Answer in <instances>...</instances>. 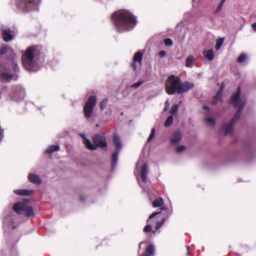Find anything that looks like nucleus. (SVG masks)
<instances>
[{
  "label": "nucleus",
  "instance_id": "obj_14",
  "mask_svg": "<svg viewBox=\"0 0 256 256\" xmlns=\"http://www.w3.org/2000/svg\"><path fill=\"white\" fill-rule=\"evenodd\" d=\"M2 32L4 41L8 42L12 40L13 36L11 30L8 28H2Z\"/></svg>",
  "mask_w": 256,
  "mask_h": 256
},
{
  "label": "nucleus",
  "instance_id": "obj_33",
  "mask_svg": "<svg viewBox=\"0 0 256 256\" xmlns=\"http://www.w3.org/2000/svg\"><path fill=\"white\" fill-rule=\"evenodd\" d=\"M165 221H166V218H162L161 220L158 222L156 223V227H155L156 229L158 230L159 228H160L162 227V226L163 225V224H164Z\"/></svg>",
  "mask_w": 256,
  "mask_h": 256
},
{
  "label": "nucleus",
  "instance_id": "obj_17",
  "mask_svg": "<svg viewBox=\"0 0 256 256\" xmlns=\"http://www.w3.org/2000/svg\"><path fill=\"white\" fill-rule=\"evenodd\" d=\"M182 139V136L179 132H174L170 139V143L173 144H176L180 141Z\"/></svg>",
  "mask_w": 256,
  "mask_h": 256
},
{
  "label": "nucleus",
  "instance_id": "obj_24",
  "mask_svg": "<svg viewBox=\"0 0 256 256\" xmlns=\"http://www.w3.org/2000/svg\"><path fill=\"white\" fill-rule=\"evenodd\" d=\"M60 147L58 145H52L49 146L46 150V152L47 154H51L54 152L58 150Z\"/></svg>",
  "mask_w": 256,
  "mask_h": 256
},
{
  "label": "nucleus",
  "instance_id": "obj_16",
  "mask_svg": "<svg viewBox=\"0 0 256 256\" xmlns=\"http://www.w3.org/2000/svg\"><path fill=\"white\" fill-rule=\"evenodd\" d=\"M113 142L117 150H120L122 148V144L119 136L116 134L114 135Z\"/></svg>",
  "mask_w": 256,
  "mask_h": 256
},
{
  "label": "nucleus",
  "instance_id": "obj_26",
  "mask_svg": "<svg viewBox=\"0 0 256 256\" xmlns=\"http://www.w3.org/2000/svg\"><path fill=\"white\" fill-rule=\"evenodd\" d=\"M194 58L192 56H189L186 60V66L192 68L193 66Z\"/></svg>",
  "mask_w": 256,
  "mask_h": 256
},
{
  "label": "nucleus",
  "instance_id": "obj_3",
  "mask_svg": "<svg viewBox=\"0 0 256 256\" xmlns=\"http://www.w3.org/2000/svg\"><path fill=\"white\" fill-rule=\"evenodd\" d=\"M240 88L238 87L237 92L232 96V104L234 106V107L238 108V110L232 118L230 124L227 125L224 124L222 126V129L224 130L225 134H232L233 132V127L239 119L241 112L246 103V100L243 97H240Z\"/></svg>",
  "mask_w": 256,
  "mask_h": 256
},
{
  "label": "nucleus",
  "instance_id": "obj_10",
  "mask_svg": "<svg viewBox=\"0 0 256 256\" xmlns=\"http://www.w3.org/2000/svg\"><path fill=\"white\" fill-rule=\"evenodd\" d=\"M194 86V84L192 82H182L181 81L180 82L178 88V94L184 93L188 92L190 89Z\"/></svg>",
  "mask_w": 256,
  "mask_h": 256
},
{
  "label": "nucleus",
  "instance_id": "obj_18",
  "mask_svg": "<svg viewBox=\"0 0 256 256\" xmlns=\"http://www.w3.org/2000/svg\"><path fill=\"white\" fill-rule=\"evenodd\" d=\"M14 192L20 196H30L33 194L32 190H14Z\"/></svg>",
  "mask_w": 256,
  "mask_h": 256
},
{
  "label": "nucleus",
  "instance_id": "obj_23",
  "mask_svg": "<svg viewBox=\"0 0 256 256\" xmlns=\"http://www.w3.org/2000/svg\"><path fill=\"white\" fill-rule=\"evenodd\" d=\"M119 151L120 150H116V152H114L112 154V170L114 169L117 164Z\"/></svg>",
  "mask_w": 256,
  "mask_h": 256
},
{
  "label": "nucleus",
  "instance_id": "obj_53",
  "mask_svg": "<svg viewBox=\"0 0 256 256\" xmlns=\"http://www.w3.org/2000/svg\"><path fill=\"white\" fill-rule=\"evenodd\" d=\"M164 209H165V208H162V210H164Z\"/></svg>",
  "mask_w": 256,
  "mask_h": 256
},
{
  "label": "nucleus",
  "instance_id": "obj_38",
  "mask_svg": "<svg viewBox=\"0 0 256 256\" xmlns=\"http://www.w3.org/2000/svg\"><path fill=\"white\" fill-rule=\"evenodd\" d=\"M152 226L150 224H147L146 226H145V227L144 228V232H150L152 230Z\"/></svg>",
  "mask_w": 256,
  "mask_h": 256
},
{
  "label": "nucleus",
  "instance_id": "obj_6",
  "mask_svg": "<svg viewBox=\"0 0 256 256\" xmlns=\"http://www.w3.org/2000/svg\"><path fill=\"white\" fill-rule=\"evenodd\" d=\"M180 81V78L178 76L174 75L170 76L166 82V92L170 95L178 93V89Z\"/></svg>",
  "mask_w": 256,
  "mask_h": 256
},
{
  "label": "nucleus",
  "instance_id": "obj_47",
  "mask_svg": "<svg viewBox=\"0 0 256 256\" xmlns=\"http://www.w3.org/2000/svg\"><path fill=\"white\" fill-rule=\"evenodd\" d=\"M203 108H204V110H209L208 107V106H203Z\"/></svg>",
  "mask_w": 256,
  "mask_h": 256
},
{
  "label": "nucleus",
  "instance_id": "obj_29",
  "mask_svg": "<svg viewBox=\"0 0 256 256\" xmlns=\"http://www.w3.org/2000/svg\"><path fill=\"white\" fill-rule=\"evenodd\" d=\"M179 108V106L178 104H174L170 108V113L171 116L176 114Z\"/></svg>",
  "mask_w": 256,
  "mask_h": 256
},
{
  "label": "nucleus",
  "instance_id": "obj_21",
  "mask_svg": "<svg viewBox=\"0 0 256 256\" xmlns=\"http://www.w3.org/2000/svg\"><path fill=\"white\" fill-rule=\"evenodd\" d=\"M80 136L83 138V143L88 149L94 148V146H92V144L90 140L88 139H87L84 134H80Z\"/></svg>",
  "mask_w": 256,
  "mask_h": 256
},
{
  "label": "nucleus",
  "instance_id": "obj_43",
  "mask_svg": "<svg viewBox=\"0 0 256 256\" xmlns=\"http://www.w3.org/2000/svg\"><path fill=\"white\" fill-rule=\"evenodd\" d=\"M158 56L160 58H163L166 56V52L164 50H161L159 52Z\"/></svg>",
  "mask_w": 256,
  "mask_h": 256
},
{
  "label": "nucleus",
  "instance_id": "obj_52",
  "mask_svg": "<svg viewBox=\"0 0 256 256\" xmlns=\"http://www.w3.org/2000/svg\"><path fill=\"white\" fill-rule=\"evenodd\" d=\"M197 0H192V2H195Z\"/></svg>",
  "mask_w": 256,
  "mask_h": 256
},
{
  "label": "nucleus",
  "instance_id": "obj_46",
  "mask_svg": "<svg viewBox=\"0 0 256 256\" xmlns=\"http://www.w3.org/2000/svg\"><path fill=\"white\" fill-rule=\"evenodd\" d=\"M252 28L253 30H254V31L256 32V22L253 23V24H252Z\"/></svg>",
  "mask_w": 256,
  "mask_h": 256
},
{
  "label": "nucleus",
  "instance_id": "obj_51",
  "mask_svg": "<svg viewBox=\"0 0 256 256\" xmlns=\"http://www.w3.org/2000/svg\"><path fill=\"white\" fill-rule=\"evenodd\" d=\"M186 248H187L188 251L189 250V248H190L189 246H186Z\"/></svg>",
  "mask_w": 256,
  "mask_h": 256
},
{
  "label": "nucleus",
  "instance_id": "obj_19",
  "mask_svg": "<svg viewBox=\"0 0 256 256\" xmlns=\"http://www.w3.org/2000/svg\"><path fill=\"white\" fill-rule=\"evenodd\" d=\"M223 88V86H221L219 90L217 92L216 94L214 96V100L212 101L213 104H216L218 102L222 101V95Z\"/></svg>",
  "mask_w": 256,
  "mask_h": 256
},
{
  "label": "nucleus",
  "instance_id": "obj_48",
  "mask_svg": "<svg viewBox=\"0 0 256 256\" xmlns=\"http://www.w3.org/2000/svg\"><path fill=\"white\" fill-rule=\"evenodd\" d=\"M80 200L82 202H84V198L82 196L80 197Z\"/></svg>",
  "mask_w": 256,
  "mask_h": 256
},
{
  "label": "nucleus",
  "instance_id": "obj_12",
  "mask_svg": "<svg viewBox=\"0 0 256 256\" xmlns=\"http://www.w3.org/2000/svg\"><path fill=\"white\" fill-rule=\"evenodd\" d=\"M4 229L9 228L10 227H11L12 229H14L18 226V224H16L14 221L13 216L5 218L4 219Z\"/></svg>",
  "mask_w": 256,
  "mask_h": 256
},
{
  "label": "nucleus",
  "instance_id": "obj_15",
  "mask_svg": "<svg viewBox=\"0 0 256 256\" xmlns=\"http://www.w3.org/2000/svg\"><path fill=\"white\" fill-rule=\"evenodd\" d=\"M29 180L33 184H40L42 182V179L36 174L31 173L28 175Z\"/></svg>",
  "mask_w": 256,
  "mask_h": 256
},
{
  "label": "nucleus",
  "instance_id": "obj_27",
  "mask_svg": "<svg viewBox=\"0 0 256 256\" xmlns=\"http://www.w3.org/2000/svg\"><path fill=\"white\" fill-rule=\"evenodd\" d=\"M24 92L23 90H20L19 92V93H15L14 94V98H18V100L20 99H23L24 98Z\"/></svg>",
  "mask_w": 256,
  "mask_h": 256
},
{
  "label": "nucleus",
  "instance_id": "obj_40",
  "mask_svg": "<svg viewBox=\"0 0 256 256\" xmlns=\"http://www.w3.org/2000/svg\"><path fill=\"white\" fill-rule=\"evenodd\" d=\"M164 44L167 46H170L172 44V41L170 38H166L164 40Z\"/></svg>",
  "mask_w": 256,
  "mask_h": 256
},
{
  "label": "nucleus",
  "instance_id": "obj_49",
  "mask_svg": "<svg viewBox=\"0 0 256 256\" xmlns=\"http://www.w3.org/2000/svg\"><path fill=\"white\" fill-rule=\"evenodd\" d=\"M142 243H143V242H141L140 243V244L138 245L139 248H141V245L142 244Z\"/></svg>",
  "mask_w": 256,
  "mask_h": 256
},
{
  "label": "nucleus",
  "instance_id": "obj_41",
  "mask_svg": "<svg viewBox=\"0 0 256 256\" xmlns=\"http://www.w3.org/2000/svg\"><path fill=\"white\" fill-rule=\"evenodd\" d=\"M186 146H178L176 148V152H180L184 151L186 149Z\"/></svg>",
  "mask_w": 256,
  "mask_h": 256
},
{
  "label": "nucleus",
  "instance_id": "obj_20",
  "mask_svg": "<svg viewBox=\"0 0 256 256\" xmlns=\"http://www.w3.org/2000/svg\"><path fill=\"white\" fill-rule=\"evenodd\" d=\"M203 54L208 60L212 61L214 58V54L212 49L205 50L203 52Z\"/></svg>",
  "mask_w": 256,
  "mask_h": 256
},
{
  "label": "nucleus",
  "instance_id": "obj_22",
  "mask_svg": "<svg viewBox=\"0 0 256 256\" xmlns=\"http://www.w3.org/2000/svg\"><path fill=\"white\" fill-rule=\"evenodd\" d=\"M154 246L152 244H149L146 248L144 256H154Z\"/></svg>",
  "mask_w": 256,
  "mask_h": 256
},
{
  "label": "nucleus",
  "instance_id": "obj_25",
  "mask_svg": "<svg viewBox=\"0 0 256 256\" xmlns=\"http://www.w3.org/2000/svg\"><path fill=\"white\" fill-rule=\"evenodd\" d=\"M164 204V200L162 198H158L155 199L152 202V206L154 208L162 206Z\"/></svg>",
  "mask_w": 256,
  "mask_h": 256
},
{
  "label": "nucleus",
  "instance_id": "obj_5",
  "mask_svg": "<svg viewBox=\"0 0 256 256\" xmlns=\"http://www.w3.org/2000/svg\"><path fill=\"white\" fill-rule=\"evenodd\" d=\"M40 0H17V8L21 11L28 12L38 10V6Z\"/></svg>",
  "mask_w": 256,
  "mask_h": 256
},
{
  "label": "nucleus",
  "instance_id": "obj_30",
  "mask_svg": "<svg viewBox=\"0 0 256 256\" xmlns=\"http://www.w3.org/2000/svg\"><path fill=\"white\" fill-rule=\"evenodd\" d=\"M224 38H219L218 40L216 46H215L216 50H218L220 48V47L224 42Z\"/></svg>",
  "mask_w": 256,
  "mask_h": 256
},
{
  "label": "nucleus",
  "instance_id": "obj_32",
  "mask_svg": "<svg viewBox=\"0 0 256 256\" xmlns=\"http://www.w3.org/2000/svg\"><path fill=\"white\" fill-rule=\"evenodd\" d=\"M246 58L247 56L245 54H241L238 58V61L240 63L246 60Z\"/></svg>",
  "mask_w": 256,
  "mask_h": 256
},
{
  "label": "nucleus",
  "instance_id": "obj_31",
  "mask_svg": "<svg viewBox=\"0 0 256 256\" xmlns=\"http://www.w3.org/2000/svg\"><path fill=\"white\" fill-rule=\"evenodd\" d=\"M204 121L210 126H214L215 124L214 120L212 118H204Z\"/></svg>",
  "mask_w": 256,
  "mask_h": 256
},
{
  "label": "nucleus",
  "instance_id": "obj_42",
  "mask_svg": "<svg viewBox=\"0 0 256 256\" xmlns=\"http://www.w3.org/2000/svg\"><path fill=\"white\" fill-rule=\"evenodd\" d=\"M161 213V212H153L152 214H151L149 218H148V219L147 220V222L148 223V222H149V220L150 219H151L152 218H154V216H156V215H158L160 214Z\"/></svg>",
  "mask_w": 256,
  "mask_h": 256
},
{
  "label": "nucleus",
  "instance_id": "obj_39",
  "mask_svg": "<svg viewBox=\"0 0 256 256\" xmlns=\"http://www.w3.org/2000/svg\"><path fill=\"white\" fill-rule=\"evenodd\" d=\"M8 51V48L6 46H3L1 48L0 50V54L1 55H4Z\"/></svg>",
  "mask_w": 256,
  "mask_h": 256
},
{
  "label": "nucleus",
  "instance_id": "obj_28",
  "mask_svg": "<svg viewBox=\"0 0 256 256\" xmlns=\"http://www.w3.org/2000/svg\"><path fill=\"white\" fill-rule=\"evenodd\" d=\"M173 120L172 116H168L164 122V126L166 127H168L171 126L172 124Z\"/></svg>",
  "mask_w": 256,
  "mask_h": 256
},
{
  "label": "nucleus",
  "instance_id": "obj_45",
  "mask_svg": "<svg viewBox=\"0 0 256 256\" xmlns=\"http://www.w3.org/2000/svg\"><path fill=\"white\" fill-rule=\"evenodd\" d=\"M169 106H170V103H169L168 100H167L165 102V107H164V111H166L169 108Z\"/></svg>",
  "mask_w": 256,
  "mask_h": 256
},
{
  "label": "nucleus",
  "instance_id": "obj_13",
  "mask_svg": "<svg viewBox=\"0 0 256 256\" xmlns=\"http://www.w3.org/2000/svg\"><path fill=\"white\" fill-rule=\"evenodd\" d=\"M142 52H138L135 54L133 58V62L131 64V66L132 68L134 70H136V62H138L140 64L142 63Z\"/></svg>",
  "mask_w": 256,
  "mask_h": 256
},
{
  "label": "nucleus",
  "instance_id": "obj_1",
  "mask_svg": "<svg viewBox=\"0 0 256 256\" xmlns=\"http://www.w3.org/2000/svg\"><path fill=\"white\" fill-rule=\"evenodd\" d=\"M44 60V52L42 48L38 46L28 48L22 53V61L24 68L30 72L38 70Z\"/></svg>",
  "mask_w": 256,
  "mask_h": 256
},
{
  "label": "nucleus",
  "instance_id": "obj_7",
  "mask_svg": "<svg viewBox=\"0 0 256 256\" xmlns=\"http://www.w3.org/2000/svg\"><path fill=\"white\" fill-rule=\"evenodd\" d=\"M96 102V98L94 96H90L84 106V114L86 118L92 116L93 110Z\"/></svg>",
  "mask_w": 256,
  "mask_h": 256
},
{
  "label": "nucleus",
  "instance_id": "obj_8",
  "mask_svg": "<svg viewBox=\"0 0 256 256\" xmlns=\"http://www.w3.org/2000/svg\"><path fill=\"white\" fill-rule=\"evenodd\" d=\"M92 139L94 142L92 146H94V148L89 149L90 150H95L98 147L102 148L104 150L106 149L107 142L104 134H95L92 136Z\"/></svg>",
  "mask_w": 256,
  "mask_h": 256
},
{
  "label": "nucleus",
  "instance_id": "obj_35",
  "mask_svg": "<svg viewBox=\"0 0 256 256\" xmlns=\"http://www.w3.org/2000/svg\"><path fill=\"white\" fill-rule=\"evenodd\" d=\"M107 102H108V100L106 98L103 100L101 102L100 104V108L102 110H103L105 108V107L107 104Z\"/></svg>",
  "mask_w": 256,
  "mask_h": 256
},
{
  "label": "nucleus",
  "instance_id": "obj_54",
  "mask_svg": "<svg viewBox=\"0 0 256 256\" xmlns=\"http://www.w3.org/2000/svg\"><path fill=\"white\" fill-rule=\"evenodd\" d=\"M222 1H223V2H225V1H226V0H222Z\"/></svg>",
  "mask_w": 256,
  "mask_h": 256
},
{
  "label": "nucleus",
  "instance_id": "obj_34",
  "mask_svg": "<svg viewBox=\"0 0 256 256\" xmlns=\"http://www.w3.org/2000/svg\"><path fill=\"white\" fill-rule=\"evenodd\" d=\"M224 2H223L222 0H221L220 3L218 4L216 8L214 10V14H218L221 10Z\"/></svg>",
  "mask_w": 256,
  "mask_h": 256
},
{
  "label": "nucleus",
  "instance_id": "obj_50",
  "mask_svg": "<svg viewBox=\"0 0 256 256\" xmlns=\"http://www.w3.org/2000/svg\"><path fill=\"white\" fill-rule=\"evenodd\" d=\"M140 160H139L138 161V163H137V164H136V167H138V165L139 163L140 162Z\"/></svg>",
  "mask_w": 256,
  "mask_h": 256
},
{
  "label": "nucleus",
  "instance_id": "obj_36",
  "mask_svg": "<svg viewBox=\"0 0 256 256\" xmlns=\"http://www.w3.org/2000/svg\"><path fill=\"white\" fill-rule=\"evenodd\" d=\"M154 134H155V129H154V128H152V129L150 135L149 136L147 140L148 142H149L153 138L154 136Z\"/></svg>",
  "mask_w": 256,
  "mask_h": 256
},
{
  "label": "nucleus",
  "instance_id": "obj_11",
  "mask_svg": "<svg viewBox=\"0 0 256 256\" xmlns=\"http://www.w3.org/2000/svg\"><path fill=\"white\" fill-rule=\"evenodd\" d=\"M4 68V66L1 64L0 65V79L3 81H9L13 78L14 75L3 72Z\"/></svg>",
  "mask_w": 256,
  "mask_h": 256
},
{
  "label": "nucleus",
  "instance_id": "obj_44",
  "mask_svg": "<svg viewBox=\"0 0 256 256\" xmlns=\"http://www.w3.org/2000/svg\"><path fill=\"white\" fill-rule=\"evenodd\" d=\"M12 66H13V68H14V72H18V70H19V68L18 66V64L14 62H13L12 64Z\"/></svg>",
  "mask_w": 256,
  "mask_h": 256
},
{
  "label": "nucleus",
  "instance_id": "obj_4",
  "mask_svg": "<svg viewBox=\"0 0 256 256\" xmlns=\"http://www.w3.org/2000/svg\"><path fill=\"white\" fill-rule=\"evenodd\" d=\"M28 201L27 200H24L22 202H16L13 206V210L18 214L24 212L25 215L27 217L34 216V213L32 206L28 204Z\"/></svg>",
  "mask_w": 256,
  "mask_h": 256
},
{
  "label": "nucleus",
  "instance_id": "obj_9",
  "mask_svg": "<svg viewBox=\"0 0 256 256\" xmlns=\"http://www.w3.org/2000/svg\"><path fill=\"white\" fill-rule=\"evenodd\" d=\"M148 174V166L146 163H144L140 170V176L142 181V183L140 182L138 178V180L140 186L143 189V190L148 194L150 192V188L149 186H144L143 183L146 184L147 182L146 175Z\"/></svg>",
  "mask_w": 256,
  "mask_h": 256
},
{
  "label": "nucleus",
  "instance_id": "obj_2",
  "mask_svg": "<svg viewBox=\"0 0 256 256\" xmlns=\"http://www.w3.org/2000/svg\"><path fill=\"white\" fill-rule=\"evenodd\" d=\"M112 19L118 32L132 30L136 24V20L129 11L122 10L114 13Z\"/></svg>",
  "mask_w": 256,
  "mask_h": 256
},
{
  "label": "nucleus",
  "instance_id": "obj_37",
  "mask_svg": "<svg viewBox=\"0 0 256 256\" xmlns=\"http://www.w3.org/2000/svg\"><path fill=\"white\" fill-rule=\"evenodd\" d=\"M142 84V81H138L137 82L132 84L131 86V87L132 88H138Z\"/></svg>",
  "mask_w": 256,
  "mask_h": 256
}]
</instances>
